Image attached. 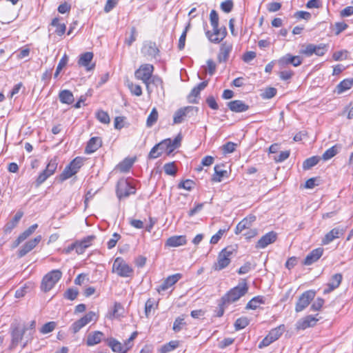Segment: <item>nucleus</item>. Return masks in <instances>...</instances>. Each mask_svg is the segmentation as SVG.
Returning a JSON list of instances; mask_svg holds the SVG:
<instances>
[{
  "label": "nucleus",
  "mask_w": 353,
  "mask_h": 353,
  "mask_svg": "<svg viewBox=\"0 0 353 353\" xmlns=\"http://www.w3.org/2000/svg\"><path fill=\"white\" fill-rule=\"evenodd\" d=\"M59 99L62 103L68 105L72 104L74 101L72 92L68 90H63L60 91L59 94Z\"/></svg>",
  "instance_id": "nucleus-37"
},
{
  "label": "nucleus",
  "mask_w": 353,
  "mask_h": 353,
  "mask_svg": "<svg viewBox=\"0 0 353 353\" xmlns=\"http://www.w3.org/2000/svg\"><path fill=\"white\" fill-rule=\"evenodd\" d=\"M176 283V274L169 276L157 288L159 293L171 292L172 286Z\"/></svg>",
  "instance_id": "nucleus-24"
},
{
  "label": "nucleus",
  "mask_w": 353,
  "mask_h": 353,
  "mask_svg": "<svg viewBox=\"0 0 353 353\" xmlns=\"http://www.w3.org/2000/svg\"><path fill=\"white\" fill-rule=\"evenodd\" d=\"M83 165V159L80 157L74 158L59 175V180L64 181L76 174Z\"/></svg>",
  "instance_id": "nucleus-5"
},
{
  "label": "nucleus",
  "mask_w": 353,
  "mask_h": 353,
  "mask_svg": "<svg viewBox=\"0 0 353 353\" xmlns=\"http://www.w3.org/2000/svg\"><path fill=\"white\" fill-rule=\"evenodd\" d=\"M93 320H97V315L94 312L90 311L85 314L82 318L74 322L70 327V330L74 334H76Z\"/></svg>",
  "instance_id": "nucleus-13"
},
{
  "label": "nucleus",
  "mask_w": 353,
  "mask_h": 353,
  "mask_svg": "<svg viewBox=\"0 0 353 353\" xmlns=\"http://www.w3.org/2000/svg\"><path fill=\"white\" fill-rule=\"evenodd\" d=\"M302 63V59L299 56H293L291 54H287L279 60V64L284 67L289 64L297 67Z\"/></svg>",
  "instance_id": "nucleus-21"
},
{
  "label": "nucleus",
  "mask_w": 353,
  "mask_h": 353,
  "mask_svg": "<svg viewBox=\"0 0 353 353\" xmlns=\"http://www.w3.org/2000/svg\"><path fill=\"white\" fill-rule=\"evenodd\" d=\"M344 234V230L342 228H334L327 232L321 241L323 245H327L335 239H338Z\"/></svg>",
  "instance_id": "nucleus-27"
},
{
  "label": "nucleus",
  "mask_w": 353,
  "mask_h": 353,
  "mask_svg": "<svg viewBox=\"0 0 353 353\" xmlns=\"http://www.w3.org/2000/svg\"><path fill=\"white\" fill-rule=\"evenodd\" d=\"M236 250L232 246H228L223 249L218 255L217 261L214 263L212 268L216 271H220L225 268L231 262L232 255Z\"/></svg>",
  "instance_id": "nucleus-4"
},
{
  "label": "nucleus",
  "mask_w": 353,
  "mask_h": 353,
  "mask_svg": "<svg viewBox=\"0 0 353 353\" xmlns=\"http://www.w3.org/2000/svg\"><path fill=\"white\" fill-rule=\"evenodd\" d=\"M23 215V212L21 211H18L15 215L14 216V217L10 220L3 227V232L4 233L6 234H10L12 230L17 227V225H18L19 221L21 220V219L22 218Z\"/></svg>",
  "instance_id": "nucleus-31"
},
{
  "label": "nucleus",
  "mask_w": 353,
  "mask_h": 353,
  "mask_svg": "<svg viewBox=\"0 0 353 353\" xmlns=\"http://www.w3.org/2000/svg\"><path fill=\"white\" fill-rule=\"evenodd\" d=\"M22 325L28 332V334L26 336V342H24L23 345V347H25L29 343H30L33 340L36 327V321L34 320H32V321H30L29 325H26L25 323H23Z\"/></svg>",
  "instance_id": "nucleus-34"
},
{
  "label": "nucleus",
  "mask_w": 353,
  "mask_h": 353,
  "mask_svg": "<svg viewBox=\"0 0 353 353\" xmlns=\"http://www.w3.org/2000/svg\"><path fill=\"white\" fill-rule=\"evenodd\" d=\"M353 86V79H345L341 81L336 87L335 92L341 94L350 90Z\"/></svg>",
  "instance_id": "nucleus-36"
},
{
  "label": "nucleus",
  "mask_w": 353,
  "mask_h": 353,
  "mask_svg": "<svg viewBox=\"0 0 353 353\" xmlns=\"http://www.w3.org/2000/svg\"><path fill=\"white\" fill-rule=\"evenodd\" d=\"M277 93L276 88L272 87L266 88L261 94V97L263 99H270L273 98Z\"/></svg>",
  "instance_id": "nucleus-53"
},
{
  "label": "nucleus",
  "mask_w": 353,
  "mask_h": 353,
  "mask_svg": "<svg viewBox=\"0 0 353 353\" xmlns=\"http://www.w3.org/2000/svg\"><path fill=\"white\" fill-rule=\"evenodd\" d=\"M284 330V325H281L274 329H272L268 335L270 336V339H271L274 342L282 335Z\"/></svg>",
  "instance_id": "nucleus-43"
},
{
  "label": "nucleus",
  "mask_w": 353,
  "mask_h": 353,
  "mask_svg": "<svg viewBox=\"0 0 353 353\" xmlns=\"http://www.w3.org/2000/svg\"><path fill=\"white\" fill-rule=\"evenodd\" d=\"M325 301L322 298H317L315 301L312 304L310 310L312 311H319L323 307Z\"/></svg>",
  "instance_id": "nucleus-63"
},
{
  "label": "nucleus",
  "mask_w": 353,
  "mask_h": 353,
  "mask_svg": "<svg viewBox=\"0 0 353 353\" xmlns=\"http://www.w3.org/2000/svg\"><path fill=\"white\" fill-rule=\"evenodd\" d=\"M94 54L91 52H84L79 56L78 64L85 67L88 71L92 70L95 67L94 63H91Z\"/></svg>",
  "instance_id": "nucleus-22"
},
{
  "label": "nucleus",
  "mask_w": 353,
  "mask_h": 353,
  "mask_svg": "<svg viewBox=\"0 0 353 353\" xmlns=\"http://www.w3.org/2000/svg\"><path fill=\"white\" fill-rule=\"evenodd\" d=\"M203 68L206 74H209L210 76H212L215 73L216 65L213 60L208 59L206 61V65L203 66Z\"/></svg>",
  "instance_id": "nucleus-50"
},
{
  "label": "nucleus",
  "mask_w": 353,
  "mask_h": 353,
  "mask_svg": "<svg viewBox=\"0 0 353 353\" xmlns=\"http://www.w3.org/2000/svg\"><path fill=\"white\" fill-rule=\"evenodd\" d=\"M208 81H204L201 83H199L196 86H195L191 91L190 95H189V99L190 101L193 103H196V101L195 99L192 100V97H197L199 94L201 90H204L205 87L208 85Z\"/></svg>",
  "instance_id": "nucleus-38"
},
{
  "label": "nucleus",
  "mask_w": 353,
  "mask_h": 353,
  "mask_svg": "<svg viewBox=\"0 0 353 353\" xmlns=\"http://www.w3.org/2000/svg\"><path fill=\"white\" fill-rule=\"evenodd\" d=\"M318 321L319 319L312 315H307L296 323V329L303 330L308 327H314Z\"/></svg>",
  "instance_id": "nucleus-26"
},
{
  "label": "nucleus",
  "mask_w": 353,
  "mask_h": 353,
  "mask_svg": "<svg viewBox=\"0 0 353 353\" xmlns=\"http://www.w3.org/2000/svg\"><path fill=\"white\" fill-rule=\"evenodd\" d=\"M57 165L58 158L57 157H54L48 161L45 170L47 172V173L52 176L55 172L57 168Z\"/></svg>",
  "instance_id": "nucleus-47"
},
{
  "label": "nucleus",
  "mask_w": 353,
  "mask_h": 353,
  "mask_svg": "<svg viewBox=\"0 0 353 353\" xmlns=\"http://www.w3.org/2000/svg\"><path fill=\"white\" fill-rule=\"evenodd\" d=\"M146 88L148 93L153 91V88L155 86L157 88L160 86L162 87V81L158 77H152L151 79L145 83Z\"/></svg>",
  "instance_id": "nucleus-41"
},
{
  "label": "nucleus",
  "mask_w": 353,
  "mask_h": 353,
  "mask_svg": "<svg viewBox=\"0 0 353 353\" xmlns=\"http://www.w3.org/2000/svg\"><path fill=\"white\" fill-rule=\"evenodd\" d=\"M277 239V234L271 231L263 235L256 243V248L259 249H263L268 245L273 243Z\"/></svg>",
  "instance_id": "nucleus-19"
},
{
  "label": "nucleus",
  "mask_w": 353,
  "mask_h": 353,
  "mask_svg": "<svg viewBox=\"0 0 353 353\" xmlns=\"http://www.w3.org/2000/svg\"><path fill=\"white\" fill-rule=\"evenodd\" d=\"M56 327V323L50 321L45 323L40 329V332L42 334H48L52 332Z\"/></svg>",
  "instance_id": "nucleus-57"
},
{
  "label": "nucleus",
  "mask_w": 353,
  "mask_h": 353,
  "mask_svg": "<svg viewBox=\"0 0 353 353\" xmlns=\"http://www.w3.org/2000/svg\"><path fill=\"white\" fill-rule=\"evenodd\" d=\"M232 50V45L224 42L221 45L219 52L217 55V59L219 63H225L228 61L230 54Z\"/></svg>",
  "instance_id": "nucleus-25"
},
{
  "label": "nucleus",
  "mask_w": 353,
  "mask_h": 353,
  "mask_svg": "<svg viewBox=\"0 0 353 353\" xmlns=\"http://www.w3.org/2000/svg\"><path fill=\"white\" fill-rule=\"evenodd\" d=\"M121 235L117 232L112 234V237L108 241L107 246L108 249H112L115 247L117 241L120 239Z\"/></svg>",
  "instance_id": "nucleus-64"
},
{
  "label": "nucleus",
  "mask_w": 353,
  "mask_h": 353,
  "mask_svg": "<svg viewBox=\"0 0 353 353\" xmlns=\"http://www.w3.org/2000/svg\"><path fill=\"white\" fill-rule=\"evenodd\" d=\"M79 294V291L74 288H68L64 293V297L68 300H74Z\"/></svg>",
  "instance_id": "nucleus-60"
},
{
  "label": "nucleus",
  "mask_w": 353,
  "mask_h": 353,
  "mask_svg": "<svg viewBox=\"0 0 353 353\" xmlns=\"http://www.w3.org/2000/svg\"><path fill=\"white\" fill-rule=\"evenodd\" d=\"M198 112V108L188 106L178 110V123H181L185 118L191 117Z\"/></svg>",
  "instance_id": "nucleus-28"
},
{
  "label": "nucleus",
  "mask_w": 353,
  "mask_h": 353,
  "mask_svg": "<svg viewBox=\"0 0 353 353\" xmlns=\"http://www.w3.org/2000/svg\"><path fill=\"white\" fill-rule=\"evenodd\" d=\"M228 108L234 112H243L249 109V105L243 101L234 100L228 103Z\"/></svg>",
  "instance_id": "nucleus-33"
},
{
  "label": "nucleus",
  "mask_w": 353,
  "mask_h": 353,
  "mask_svg": "<svg viewBox=\"0 0 353 353\" xmlns=\"http://www.w3.org/2000/svg\"><path fill=\"white\" fill-rule=\"evenodd\" d=\"M163 170L168 175L175 176L176 174V165L175 162L165 163L163 165Z\"/></svg>",
  "instance_id": "nucleus-51"
},
{
  "label": "nucleus",
  "mask_w": 353,
  "mask_h": 353,
  "mask_svg": "<svg viewBox=\"0 0 353 353\" xmlns=\"http://www.w3.org/2000/svg\"><path fill=\"white\" fill-rule=\"evenodd\" d=\"M343 280V275L341 273L334 274L327 284V288L323 290V294H328L338 288Z\"/></svg>",
  "instance_id": "nucleus-23"
},
{
  "label": "nucleus",
  "mask_w": 353,
  "mask_h": 353,
  "mask_svg": "<svg viewBox=\"0 0 353 353\" xmlns=\"http://www.w3.org/2000/svg\"><path fill=\"white\" fill-rule=\"evenodd\" d=\"M327 50L328 46L325 43H320L319 45L310 43L305 46H303V48L300 50V52L306 57H311L313 54L321 57L323 56Z\"/></svg>",
  "instance_id": "nucleus-8"
},
{
  "label": "nucleus",
  "mask_w": 353,
  "mask_h": 353,
  "mask_svg": "<svg viewBox=\"0 0 353 353\" xmlns=\"http://www.w3.org/2000/svg\"><path fill=\"white\" fill-rule=\"evenodd\" d=\"M93 320H97V315L94 312L90 311L85 314L82 318L74 322L70 327V330L74 334H76Z\"/></svg>",
  "instance_id": "nucleus-14"
},
{
  "label": "nucleus",
  "mask_w": 353,
  "mask_h": 353,
  "mask_svg": "<svg viewBox=\"0 0 353 353\" xmlns=\"http://www.w3.org/2000/svg\"><path fill=\"white\" fill-rule=\"evenodd\" d=\"M323 249L321 248L313 250L306 256L303 261V264L305 265H312L321 258V256L323 255Z\"/></svg>",
  "instance_id": "nucleus-30"
},
{
  "label": "nucleus",
  "mask_w": 353,
  "mask_h": 353,
  "mask_svg": "<svg viewBox=\"0 0 353 353\" xmlns=\"http://www.w3.org/2000/svg\"><path fill=\"white\" fill-rule=\"evenodd\" d=\"M93 320H97V315L94 312L90 311L85 314L82 318L74 322L70 327V330L74 334H76Z\"/></svg>",
  "instance_id": "nucleus-15"
},
{
  "label": "nucleus",
  "mask_w": 353,
  "mask_h": 353,
  "mask_svg": "<svg viewBox=\"0 0 353 353\" xmlns=\"http://www.w3.org/2000/svg\"><path fill=\"white\" fill-rule=\"evenodd\" d=\"M93 320H97V315L94 312L90 311L85 314L82 318L74 322L70 327V330L74 334H76Z\"/></svg>",
  "instance_id": "nucleus-12"
},
{
  "label": "nucleus",
  "mask_w": 353,
  "mask_h": 353,
  "mask_svg": "<svg viewBox=\"0 0 353 353\" xmlns=\"http://www.w3.org/2000/svg\"><path fill=\"white\" fill-rule=\"evenodd\" d=\"M159 114L156 108H154L146 120V125L148 128L152 127L157 121Z\"/></svg>",
  "instance_id": "nucleus-48"
},
{
  "label": "nucleus",
  "mask_w": 353,
  "mask_h": 353,
  "mask_svg": "<svg viewBox=\"0 0 353 353\" xmlns=\"http://www.w3.org/2000/svg\"><path fill=\"white\" fill-rule=\"evenodd\" d=\"M176 347V341H172L168 343L165 344L161 347V353H168L174 350Z\"/></svg>",
  "instance_id": "nucleus-59"
},
{
  "label": "nucleus",
  "mask_w": 353,
  "mask_h": 353,
  "mask_svg": "<svg viewBox=\"0 0 353 353\" xmlns=\"http://www.w3.org/2000/svg\"><path fill=\"white\" fill-rule=\"evenodd\" d=\"M190 21L188 23L183 32H182L181 35L179 37L178 48L180 50L183 49V48L185 46L186 34H187V32L188 31V30L190 29Z\"/></svg>",
  "instance_id": "nucleus-55"
},
{
  "label": "nucleus",
  "mask_w": 353,
  "mask_h": 353,
  "mask_svg": "<svg viewBox=\"0 0 353 353\" xmlns=\"http://www.w3.org/2000/svg\"><path fill=\"white\" fill-rule=\"evenodd\" d=\"M117 196L119 199L136 193V188L128 179H121L118 181L116 190Z\"/></svg>",
  "instance_id": "nucleus-6"
},
{
  "label": "nucleus",
  "mask_w": 353,
  "mask_h": 353,
  "mask_svg": "<svg viewBox=\"0 0 353 353\" xmlns=\"http://www.w3.org/2000/svg\"><path fill=\"white\" fill-rule=\"evenodd\" d=\"M108 346L114 352L121 353L125 348L123 347L122 344L114 338H110L105 339Z\"/></svg>",
  "instance_id": "nucleus-39"
},
{
  "label": "nucleus",
  "mask_w": 353,
  "mask_h": 353,
  "mask_svg": "<svg viewBox=\"0 0 353 353\" xmlns=\"http://www.w3.org/2000/svg\"><path fill=\"white\" fill-rule=\"evenodd\" d=\"M176 149V136L172 139H165L156 144L150 151L148 159H154L163 154L170 156Z\"/></svg>",
  "instance_id": "nucleus-1"
},
{
  "label": "nucleus",
  "mask_w": 353,
  "mask_h": 353,
  "mask_svg": "<svg viewBox=\"0 0 353 353\" xmlns=\"http://www.w3.org/2000/svg\"><path fill=\"white\" fill-rule=\"evenodd\" d=\"M249 319L245 316H242L237 319L234 323V327L236 330H240L245 328L249 324Z\"/></svg>",
  "instance_id": "nucleus-52"
},
{
  "label": "nucleus",
  "mask_w": 353,
  "mask_h": 353,
  "mask_svg": "<svg viewBox=\"0 0 353 353\" xmlns=\"http://www.w3.org/2000/svg\"><path fill=\"white\" fill-rule=\"evenodd\" d=\"M265 303V298L262 296L253 297L246 305V309L256 310L260 304Z\"/></svg>",
  "instance_id": "nucleus-40"
},
{
  "label": "nucleus",
  "mask_w": 353,
  "mask_h": 353,
  "mask_svg": "<svg viewBox=\"0 0 353 353\" xmlns=\"http://www.w3.org/2000/svg\"><path fill=\"white\" fill-rule=\"evenodd\" d=\"M42 237L41 235H39L34 238L33 239H31L28 241H27L20 250L18 251V256L19 257H23L26 254L30 252L31 250H32L41 241Z\"/></svg>",
  "instance_id": "nucleus-18"
},
{
  "label": "nucleus",
  "mask_w": 353,
  "mask_h": 353,
  "mask_svg": "<svg viewBox=\"0 0 353 353\" xmlns=\"http://www.w3.org/2000/svg\"><path fill=\"white\" fill-rule=\"evenodd\" d=\"M141 53L148 59H157L159 57V50L154 42L145 41L141 48Z\"/></svg>",
  "instance_id": "nucleus-16"
},
{
  "label": "nucleus",
  "mask_w": 353,
  "mask_h": 353,
  "mask_svg": "<svg viewBox=\"0 0 353 353\" xmlns=\"http://www.w3.org/2000/svg\"><path fill=\"white\" fill-rule=\"evenodd\" d=\"M224 165L223 164L216 165L214 166V174L212 177V181L221 182L223 178L228 177V172L222 169V167Z\"/></svg>",
  "instance_id": "nucleus-35"
},
{
  "label": "nucleus",
  "mask_w": 353,
  "mask_h": 353,
  "mask_svg": "<svg viewBox=\"0 0 353 353\" xmlns=\"http://www.w3.org/2000/svg\"><path fill=\"white\" fill-rule=\"evenodd\" d=\"M320 160V157L318 156H313L305 159L303 163V170H309L312 167L315 166Z\"/></svg>",
  "instance_id": "nucleus-46"
},
{
  "label": "nucleus",
  "mask_w": 353,
  "mask_h": 353,
  "mask_svg": "<svg viewBox=\"0 0 353 353\" xmlns=\"http://www.w3.org/2000/svg\"><path fill=\"white\" fill-rule=\"evenodd\" d=\"M50 175L47 173V172L44 170H43L38 177L37 178L35 181V185L36 187H39L42 183H43L49 177Z\"/></svg>",
  "instance_id": "nucleus-58"
},
{
  "label": "nucleus",
  "mask_w": 353,
  "mask_h": 353,
  "mask_svg": "<svg viewBox=\"0 0 353 353\" xmlns=\"http://www.w3.org/2000/svg\"><path fill=\"white\" fill-rule=\"evenodd\" d=\"M104 340V334L100 331H94L88 334L86 340L88 346H94Z\"/></svg>",
  "instance_id": "nucleus-29"
},
{
  "label": "nucleus",
  "mask_w": 353,
  "mask_h": 353,
  "mask_svg": "<svg viewBox=\"0 0 353 353\" xmlns=\"http://www.w3.org/2000/svg\"><path fill=\"white\" fill-rule=\"evenodd\" d=\"M11 343L10 348H15L20 343L23 345L26 342V330L19 322H14L10 325Z\"/></svg>",
  "instance_id": "nucleus-3"
},
{
  "label": "nucleus",
  "mask_w": 353,
  "mask_h": 353,
  "mask_svg": "<svg viewBox=\"0 0 353 353\" xmlns=\"http://www.w3.org/2000/svg\"><path fill=\"white\" fill-rule=\"evenodd\" d=\"M316 292L314 290H310L304 292L299 298L296 306L295 311L300 312L305 310L314 299Z\"/></svg>",
  "instance_id": "nucleus-10"
},
{
  "label": "nucleus",
  "mask_w": 353,
  "mask_h": 353,
  "mask_svg": "<svg viewBox=\"0 0 353 353\" xmlns=\"http://www.w3.org/2000/svg\"><path fill=\"white\" fill-rule=\"evenodd\" d=\"M112 271L121 277L131 276L133 273V269L121 257L114 260Z\"/></svg>",
  "instance_id": "nucleus-9"
},
{
  "label": "nucleus",
  "mask_w": 353,
  "mask_h": 353,
  "mask_svg": "<svg viewBox=\"0 0 353 353\" xmlns=\"http://www.w3.org/2000/svg\"><path fill=\"white\" fill-rule=\"evenodd\" d=\"M134 163V159L125 158L118 165V168L121 172H127L130 170Z\"/></svg>",
  "instance_id": "nucleus-42"
},
{
  "label": "nucleus",
  "mask_w": 353,
  "mask_h": 353,
  "mask_svg": "<svg viewBox=\"0 0 353 353\" xmlns=\"http://www.w3.org/2000/svg\"><path fill=\"white\" fill-rule=\"evenodd\" d=\"M212 27V32L210 30H207L205 32V35L210 42L214 43H219L227 35L226 28H219V26Z\"/></svg>",
  "instance_id": "nucleus-11"
},
{
  "label": "nucleus",
  "mask_w": 353,
  "mask_h": 353,
  "mask_svg": "<svg viewBox=\"0 0 353 353\" xmlns=\"http://www.w3.org/2000/svg\"><path fill=\"white\" fill-rule=\"evenodd\" d=\"M68 61V57L67 54H65L61 57V59H60V61L58 63V65L56 68L55 73L54 74V78H57L58 77L59 74L60 73V72L61 71L63 68L65 67V65L67 64Z\"/></svg>",
  "instance_id": "nucleus-56"
},
{
  "label": "nucleus",
  "mask_w": 353,
  "mask_h": 353,
  "mask_svg": "<svg viewBox=\"0 0 353 353\" xmlns=\"http://www.w3.org/2000/svg\"><path fill=\"white\" fill-rule=\"evenodd\" d=\"M51 25L56 28L55 33L59 36H62L66 29L65 23H60L58 18H54L51 22Z\"/></svg>",
  "instance_id": "nucleus-45"
},
{
  "label": "nucleus",
  "mask_w": 353,
  "mask_h": 353,
  "mask_svg": "<svg viewBox=\"0 0 353 353\" xmlns=\"http://www.w3.org/2000/svg\"><path fill=\"white\" fill-rule=\"evenodd\" d=\"M95 239L96 236L94 235H89L81 241H75L76 252L78 254H83L85 250L92 245Z\"/></svg>",
  "instance_id": "nucleus-20"
},
{
  "label": "nucleus",
  "mask_w": 353,
  "mask_h": 353,
  "mask_svg": "<svg viewBox=\"0 0 353 353\" xmlns=\"http://www.w3.org/2000/svg\"><path fill=\"white\" fill-rule=\"evenodd\" d=\"M38 228V224L34 223L30 226L27 230H26L23 232H22L19 236V241H25L28 237H29L34 232L36 229Z\"/></svg>",
  "instance_id": "nucleus-49"
},
{
  "label": "nucleus",
  "mask_w": 353,
  "mask_h": 353,
  "mask_svg": "<svg viewBox=\"0 0 353 353\" xmlns=\"http://www.w3.org/2000/svg\"><path fill=\"white\" fill-rule=\"evenodd\" d=\"M156 304V301L153 299H148L145 304V316L148 317L152 310L154 308V305Z\"/></svg>",
  "instance_id": "nucleus-61"
},
{
  "label": "nucleus",
  "mask_w": 353,
  "mask_h": 353,
  "mask_svg": "<svg viewBox=\"0 0 353 353\" xmlns=\"http://www.w3.org/2000/svg\"><path fill=\"white\" fill-rule=\"evenodd\" d=\"M248 290V287L247 283L244 281L228 291L221 297V300L223 301V305H229L244 296Z\"/></svg>",
  "instance_id": "nucleus-2"
},
{
  "label": "nucleus",
  "mask_w": 353,
  "mask_h": 353,
  "mask_svg": "<svg viewBox=\"0 0 353 353\" xmlns=\"http://www.w3.org/2000/svg\"><path fill=\"white\" fill-rule=\"evenodd\" d=\"M154 67L151 64H144L135 72V76L137 79H141L145 84L151 77L153 72Z\"/></svg>",
  "instance_id": "nucleus-17"
},
{
  "label": "nucleus",
  "mask_w": 353,
  "mask_h": 353,
  "mask_svg": "<svg viewBox=\"0 0 353 353\" xmlns=\"http://www.w3.org/2000/svg\"><path fill=\"white\" fill-rule=\"evenodd\" d=\"M233 6L234 3L232 0H226L221 3V10L226 13L230 12L233 8Z\"/></svg>",
  "instance_id": "nucleus-62"
},
{
  "label": "nucleus",
  "mask_w": 353,
  "mask_h": 353,
  "mask_svg": "<svg viewBox=\"0 0 353 353\" xmlns=\"http://www.w3.org/2000/svg\"><path fill=\"white\" fill-rule=\"evenodd\" d=\"M340 148V146L338 145H334L332 147L330 148L327 150L325 151V152L322 155V159L324 161H327L332 157H334L336 154L339 152V149Z\"/></svg>",
  "instance_id": "nucleus-44"
},
{
  "label": "nucleus",
  "mask_w": 353,
  "mask_h": 353,
  "mask_svg": "<svg viewBox=\"0 0 353 353\" xmlns=\"http://www.w3.org/2000/svg\"><path fill=\"white\" fill-rule=\"evenodd\" d=\"M96 117L101 123L104 124H108L110 121V119L108 112L103 110L97 111L96 113Z\"/></svg>",
  "instance_id": "nucleus-54"
},
{
  "label": "nucleus",
  "mask_w": 353,
  "mask_h": 353,
  "mask_svg": "<svg viewBox=\"0 0 353 353\" xmlns=\"http://www.w3.org/2000/svg\"><path fill=\"white\" fill-rule=\"evenodd\" d=\"M102 145V141L100 137H92L88 142L85 149L86 154H92L96 152Z\"/></svg>",
  "instance_id": "nucleus-32"
},
{
  "label": "nucleus",
  "mask_w": 353,
  "mask_h": 353,
  "mask_svg": "<svg viewBox=\"0 0 353 353\" xmlns=\"http://www.w3.org/2000/svg\"><path fill=\"white\" fill-rule=\"evenodd\" d=\"M62 272L59 270H53L48 272L42 279L41 289L44 292L50 291L61 278Z\"/></svg>",
  "instance_id": "nucleus-7"
}]
</instances>
